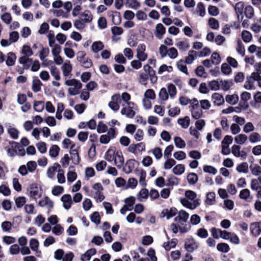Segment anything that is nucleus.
<instances>
[{
  "label": "nucleus",
  "mask_w": 261,
  "mask_h": 261,
  "mask_svg": "<svg viewBox=\"0 0 261 261\" xmlns=\"http://www.w3.org/2000/svg\"><path fill=\"white\" fill-rule=\"evenodd\" d=\"M121 113L122 115H126L127 117L130 118H133L135 115V111L129 107L123 108L121 111Z\"/></svg>",
  "instance_id": "nucleus-45"
},
{
  "label": "nucleus",
  "mask_w": 261,
  "mask_h": 261,
  "mask_svg": "<svg viewBox=\"0 0 261 261\" xmlns=\"http://www.w3.org/2000/svg\"><path fill=\"white\" fill-rule=\"evenodd\" d=\"M211 60L214 65H218L221 63V59L220 55L216 53H213L211 57Z\"/></svg>",
  "instance_id": "nucleus-59"
},
{
  "label": "nucleus",
  "mask_w": 261,
  "mask_h": 261,
  "mask_svg": "<svg viewBox=\"0 0 261 261\" xmlns=\"http://www.w3.org/2000/svg\"><path fill=\"white\" fill-rule=\"evenodd\" d=\"M20 53L22 55L30 57L33 56L34 54L32 49L28 45H23L22 46Z\"/></svg>",
  "instance_id": "nucleus-35"
},
{
  "label": "nucleus",
  "mask_w": 261,
  "mask_h": 261,
  "mask_svg": "<svg viewBox=\"0 0 261 261\" xmlns=\"http://www.w3.org/2000/svg\"><path fill=\"white\" fill-rule=\"evenodd\" d=\"M120 102V94H116L111 97V101L109 103V107L113 111H117L120 108L119 103Z\"/></svg>",
  "instance_id": "nucleus-11"
},
{
  "label": "nucleus",
  "mask_w": 261,
  "mask_h": 261,
  "mask_svg": "<svg viewBox=\"0 0 261 261\" xmlns=\"http://www.w3.org/2000/svg\"><path fill=\"white\" fill-rule=\"evenodd\" d=\"M198 54L194 50H190L188 52V55L186 58L185 62L187 64H191L193 63L194 60L196 58Z\"/></svg>",
  "instance_id": "nucleus-29"
},
{
  "label": "nucleus",
  "mask_w": 261,
  "mask_h": 261,
  "mask_svg": "<svg viewBox=\"0 0 261 261\" xmlns=\"http://www.w3.org/2000/svg\"><path fill=\"white\" fill-rule=\"evenodd\" d=\"M49 49L47 47H42L39 53V57L41 60H44L48 56Z\"/></svg>",
  "instance_id": "nucleus-62"
},
{
  "label": "nucleus",
  "mask_w": 261,
  "mask_h": 261,
  "mask_svg": "<svg viewBox=\"0 0 261 261\" xmlns=\"http://www.w3.org/2000/svg\"><path fill=\"white\" fill-rule=\"evenodd\" d=\"M152 154L156 160H160L163 156L162 149L159 147H155L151 150Z\"/></svg>",
  "instance_id": "nucleus-43"
},
{
  "label": "nucleus",
  "mask_w": 261,
  "mask_h": 261,
  "mask_svg": "<svg viewBox=\"0 0 261 261\" xmlns=\"http://www.w3.org/2000/svg\"><path fill=\"white\" fill-rule=\"evenodd\" d=\"M189 215L184 210L179 211L178 216L175 218V221L180 224L186 222L189 219Z\"/></svg>",
  "instance_id": "nucleus-13"
},
{
  "label": "nucleus",
  "mask_w": 261,
  "mask_h": 261,
  "mask_svg": "<svg viewBox=\"0 0 261 261\" xmlns=\"http://www.w3.org/2000/svg\"><path fill=\"white\" fill-rule=\"evenodd\" d=\"M185 198L180 200L181 203L184 206L191 210H194L200 204L199 199L196 198V194L194 191H187L185 192Z\"/></svg>",
  "instance_id": "nucleus-2"
},
{
  "label": "nucleus",
  "mask_w": 261,
  "mask_h": 261,
  "mask_svg": "<svg viewBox=\"0 0 261 261\" xmlns=\"http://www.w3.org/2000/svg\"><path fill=\"white\" fill-rule=\"evenodd\" d=\"M169 95L165 88H162L159 92V100L161 103H164L169 98Z\"/></svg>",
  "instance_id": "nucleus-20"
},
{
  "label": "nucleus",
  "mask_w": 261,
  "mask_h": 261,
  "mask_svg": "<svg viewBox=\"0 0 261 261\" xmlns=\"http://www.w3.org/2000/svg\"><path fill=\"white\" fill-rule=\"evenodd\" d=\"M177 213V210L175 207H171L170 209H165L162 212L163 216L166 217V219H169L170 218L174 216Z\"/></svg>",
  "instance_id": "nucleus-22"
},
{
  "label": "nucleus",
  "mask_w": 261,
  "mask_h": 261,
  "mask_svg": "<svg viewBox=\"0 0 261 261\" xmlns=\"http://www.w3.org/2000/svg\"><path fill=\"white\" fill-rule=\"evenodd\" d=\"M149 196V192L146 189H142L137 195L138 199L142 202L146 200Z\"/></svg>",
  "instance_id": "nucleus-28"
},
{
  "label": "nucleus",
  "mask_w": 261,
  "mask_h": 261,
  "mask_svg": "<svg viewBox=\"0 0 261 261\" xmlns=\"http://www.w3.org/2000/svg\"><path fill=\"white\" fill-rule=\"evenodd\" d=\"M176 46L179 50L184 51L187 50L190 46L189 43L187 40L177 42L176 43Z\"/></svg>",
  "instance_id": "nucleus-31"
},
{
  "label": "nucleus",
  "mask_w": 261,
  "mask_h": 261,
  "mask_svg": "<svg viewBox=\"0 0 261 261\" xmlns=\"http://www.w3.org/2000/svg\"><path fill=\"white\" fill-rule=\"evenodd\" d=\"M177 67L179 70L186 74H188V68L185 63L181 60L178 61L176 63Z\"/></svg>",
  "instance_id": "nucleus-54"
},
{
  "label": "nucleus",
  "mask_w": 261,
  "mask_h": 261,
  "mask_svg": "<svg viewBox=\"0 0 261 261\" xmlns=\"http://www.w3.org/2000/svg\"><path fill=\"white\" fill-rule=\"evenodd\" d=\"M79 148V146L74 148V145H72V149L69 151L72 163L75 165L78 164L80 161V158L78 153Z\"/></svg>",
  "instance_id": "nucleus-16"
},
{
  "label": "nucleus",
  "mask_w": 261,
  "mask_h": 261,
  "mask_svg": "<svg viewBox=\"0 0 261 261\" xmlns=\"http://www.w3.org/2000/svg\"><path fill=\"white\" fill-rule=\"evenodd\" d=\"M167 92L171 98H173L176 94V88L175 85L170 84L167 86Z\"/></svg>",
  "instance_id": "nucleus-50"
},
{
  "label": "nucleus",
  "mask_w": 261,
  "mask_h": 261,
  "mask_svg": "<svg viewBox=\"0 0 261 261\" xmlns=\"http://www.w3.org/2000/svg\"><path fill=\"white\" fill-rule=\"evenodd\" d=\"M236 170L239 173H247L248 171V165L246 162L242 163L237 166Z\"/></svg>",
  "instance_id": "nucleus-47"
},
{
  "label": "nucleus",
  "mask_w": 261,
  "mask_h": 261,
  "mask_svg": "<svg viewBox=\"0 0 261 261\" xmlns=\"http://www.w3.org/2000/svg\"><path fill=\"white\" fill-rule=\"evenodd\" d=\"M60 151L59 147L57 145H52L49 149V154L51 158L57 157Z\"/></svg>",
  "instance_id": "nucleus-42"
},
{
  "label": "nucleus",
  "mask_w": 261,
  "mask_h": 261,
  "mask_svg": "<svg viewBox=\"0 0 261 261\" xmlns=\"http://www.w3.org/2000/svg\"><path fill=\"white\" fill-rule=\"evenodd\" d=\"M65 84L67 86L69 87L68 89V92L71 96H74L79 94L82 88V84L79 80L75 79H66Z\"/></svg>",
  "instance_id": "nucleus-3"
},
{
  "label": "nucleus",
  "mask_w": 261,
  "mask_h": 261,
  "mask_svg": "<svg viewBox=\"0 0 261 261\" xmlns=\"http://www.w3.org/2000/svg\"><path fill=\"white\" fill-rule=\"evenodd\" d=\"M194 100V98L190 99L186 96H180L179 98V102L181 106H186L188 104H190V108L192 106V103Z\"/></svg>",
  "instance_id": "nucleus-46"
},
{
  "label": "nucleus",
  "mask_w": 261,
  "mask_h": 261,
  "mask_svg": "<svg viewBox=\"0 0 261 261\" xmlns=\"http://www.w3.org/2000/svg\"><path fill=\"white\" fill-rule=\"evenodd\" d=\"M96 250L95 249L91 248L86 251L84 254L81 255V261H89L90 260L91 257L95 254Z\"/></svg>",
  "instance_id": "nucleus-19"
},
{
  "label": "nucleus",
  "mask_w": 261,
  "mask_h": 261,
  "mask_svg": "<svg viewBox=\"0 0 261 261\" xmlns=\"http://www.w3.org/2000/svg\"><path fill=\"white\" fill-rule=\"evenodd\" d=\"M37 167V165L35 161H29L26 165H23L18 168V172L22 176L26 175L28 172H34Z\"/></svg>",
  "instance_id": "nucleus-6"
},
{
  "label": "nucleus",
  "mask_w": 261,
  "mask_h": 261,
  "mask_svg": "<svg viewBox=\"0 0 261 261\" xmlns=\"http://www.w3.org/2000/svg\"><path fill=\"white\" fill-rule=\"evenodd\" d=\"M167 160L164 163V168L165 170L170 169L174 165H175V161L174 159L171 158H166Z\"/></svg>",
  "instance_id": "nucleus-55"
},
{
  "label": "nucleus",
  "mask_w": 261,
  "mask_h": 261,
  "mask_svg": "<svg viewBox=\"0 0 261 261\" xmlns=\"http://www.w3.org/2000/svg\"><path fill=\"white\" fill-rule=\"evenodd\" d=\"M248 137L244 134H238L234 137V141L238 144L243 145L247 141Z\"/></svg>",
  "instance_id": "nucleus-30"
},
{
  "label": "nucleus",
  "mask_w": 261,
  "mask_h": 261,
  "mask_svg": "<svg viewBox=\"0 0 261 261\" xmlns=\"http://www.w3.org/2000/svg\"><path fill=\"white\" fill-rule=\"evenodd\" d=\"M208 25L212 29L218 30L220 28L219 22L213 17H210L207 21Z\"/></svg>",
  "instance_id": "nucleus-34"
},
{
  "label": "nucleus",
  "mask_w": 261,
  "mask_h": 261,
  "mask_svg": "<svg viewBox=\"0 0 261 261\" xmlns=\"http://www.w3.org/2000/svg\"><path fill=\"white\" fill-rule=\"evenodd\" d=\"M197 248V243L193 237H188L186 239L185 241V248L187 251L192 252Z\"/></svg>",
  "instance_id": "nucleus-9"
},
{
  "label": "nucleus",
  "mask_w": 261,
  "mask_h": 261,
  "mask_svg": "<svg viewBox=\"0 0 261 261\" xmlns=\"http://www.w3.org/2000/svg\"><path fill=\"white\" fill-rule=\"evenodd\" d=\"M16 56L12 52L8 53L7 56L6 64L8 66H13L15 63Z\"/></svg>",
  "instance_id": "nucleus-32"
},
{
  "label": "nucleus",
  "mask_w": 261,
  "mask_h": 261,
  "mask_svg": "<svg viewBox=\"0 0 261 261\" xmlns=\"http://www.w3.org/2000/svg\"><path fill=\"white\" fill-rule=\"evenodd\" d=\"M33 106L35 111L41 112L43 110L45 105L42 101H34Z\"/></svg>",
  "instance_id": "nucleus-60"
},
{
  "label": "nucleus",
  "mask_w": 261,
  "mask_h": 261,
  "mask_svg": "<svg viewBox=\"0 0 261 261\" xmlns=\"http://www.w3.org/2000/svg\"><path fill=\"white\" fill-rule=\"evenodd\" d=\"M211 99L215 105L220 106L224 103L225 99L222 95L219 93H214L211 96Z\"/></svg>",
  "instance_id": "nucleus-14"
},
{
  "label": "nucleus",
  "mask_w": 261,
  "mask_h": 261,
  "mask_svg": "<svg viewBox=\"0 0 261 261\" xmlns=\"http://www.w3.org/2000/svg\"><path fill=\"white\" fill-rule=\"evenodd\" d=\"M178 123L182 128H187L190 125V119L189 117L186 116L184 118L179 119Z\"/></svg>",
  "instance_id": "nucleus-44"
},
{
  "label": "nucleus",
  "mask_w": 261,
  "mask_h": 261,
  "mask_svg": "<svg viewBox=\"0 0 261 261\" xmlns=\"http://www.w3.org/2000/svg\"><path fill=\"white\" fill-rule=\"evenodd\" d=\"M153 112L160 116H163L165 114V109L160 105H155L153 107Z\"/></svg>",
  "instance_id": "nucleus-64"
},
{
  "label": "nucleus",
  "mask_w": 261,
  "mask_h": 261,
  "mask_svg": "<svg viewBox=\"0 0 261 261\" xmlns=\"http://www.w3.org/2000/svg\"><path fill=\"white\" fill-rule=\"evenodd\" d=\"M81 19L85 23H90L93 19V15L89 11L85 10L81 14Z\"/></svg>",
  "instance_id": "nucleus-26"
},
{
  "label": "nucleus",
  "mask_w": 261,
  "mask_h": 261,
  "mask_svg": "<svg viewBox=\"0 0 261 261\" xmlns=\"http://www.w3.org/2000/svg\"><path fill=\"white\" fill-rule=\"evenodd\" d=\"M146 45L141 43L139 44L136 49V57L140 61H145L148 58V54L146 53Z\"/></svg>",
  "instance_id": "nucleus-8"
},
{
  "label": "nucleus",
  "mask_w": 261,
  "mask_h": 261,
  "mask_svg": "<svg viewBox=\"0 0 261 261\" xmlns=\"http://www.w3.org/2000/svg\"><path fill=\"white\" fill-rule=\"evenodd\" d=\"M226 101L230 105L236 104L239 100V96L237 94L228 95L225 97Z\"/></svg>",
  "instance_id": "nucleus-41"
},
{
  "label": "nucleus",
  "mask_w": 261,
  "mask_h": 261,
  "mask_svg": "<svg viewBox=\"0 0 261 261\" xmlns=\"http://www.w3.org/2000/svg\"><path fill=\"white\" fill-rule=\"evenodd\" d=\"M215 195V193L213 192H208L206 195V204L209 205L214 204L216 202Z\"/></svg>",
  "instance_id": "nucleus-36"
},
{
  "label": "nucleus",
  "mask_w": 261,
  "mask_h": 261,
  "mask_svg": "<svg viewBox=\"0 0 261 261\" xmlns=\"http://www.w3.org/2000/svg\"><path fill=\"white\" fill-rule=\"evenodd\" d=\"M197 12L201 17H203L206 14L205 6L202 3H198L196 7Z\"/></svg>",
  "instance_id": "nucleus-58"
},
{
  "label": "nucleus",
  "mask_w": 261,
  "mask_h": 261,
  "mask_svg": "<svg viewBox=\"0 0 261 261\" xmlns=\"http://www.w3.org/2000/svg\"><path fill=\"white\" fill-rule=\"evenodd\" d=\"M198 176L194 173H191L187 175V180L190 185H194L198 181Z\"/></svg>",
  "instance_id": "nucleus-57"
},
{
  "label": "nucleus",
  "mask_w": 261,
  "mask_h": 261,
  "mask_svg": "<svg viewBox=\"0 0 261 261\" xmlns=\"http://www.w3.org/2000/svg\"><path fill=\"white\" fill-rule=\"evenodd\" d=\"M248 139L251 143H256L260 142L261 135L257 132H253L248 137Z\"/></svg>",
  "instance_id": "nucleus-25"
},
{
  "label": "nucleus",
  "mask_w": 261,
  "mask_h": 261,
  "mask_svg": "<svg viewBox=\"0 0 261 261\" xmlns=\"http://www.w3.org/2000/svg\"><path fill=\"white\" fill-rule=\"evenodd\" d=\"M63 202V207L66 210H69L71 208L72 204V200L70 195L64 194L63 195L61 199Z\"/></svg>",
  "instance_id": "nucleus-17"
},
{
  "label": "nucleus",
  "mask_w": 261,
  "mask_h": 261,
  "mask_svg": "<svg viewBox=\"0 0 261 261\" xmlns=\"http://www.w3.org/2000/svg\"><path fill=\"white\" fill-rule=\"evenodd\" d=\"M24 209L27 214L33 215L36 214L35 206L33 204H27L24 205Z\"/></svg>",
  "instance_id": "nucleus-63"
},
{
  "label": "nucleus",
  "mask_w": 261,
  "mask_h": 261,
  "mask_svg": "<svg viewBox=\"0 0 261 261\" xmlns=\"http://www.w3.org/2000/svg\"><path fill=\"white\" fill-rule=\"evenodd\" d=\"M185 171V166L183 164H177L172 169V172L176 175H181Z\"/></svg>",
  "instance_id": "nucleus-38"
},
{
  "label": "nucleus",
  "mask_w": 261,
  "mask_h": 261,
  "mask_svg": "<svg viewBox=\"0 0 261 261\" xmlns=\"http://www.w3.org/2000/svg\"><path fill=\"white\" fill-rule=\"evenodd\" d=\"M255 129V127L253 123L251 122H248L245 123L243 127L244 133L248 134L250 132H253Z\"/></svg>",
  "instance_id": "nucleus-52"
},
{
  "label": "nucleus",
  "mask_w": 261,
  "mask_h": 261,
  "mask_svg": "<svg viewBox=\"0 0 261 261\" xmlns=\"http://www.w3.org/2000/svg\"><path fill=\"white\" fill-rule=\"evenodd\" d=\"M156 95L155 92L152 89H148L144 93L142 99V103L143 107L146 110L151 109L152 103L151 100L155 99Z\"/></svg>",
  "instance_id": "nucleus-4"
},
{
  "label": "nucleus",
  "mask_w": 261,
  "mask_h": 261,
  "mask_svg": "<svg viewBox=\"0 0 261 261\" xmlns=\"http://www.w3.org/2000/svg\"><path fill=\"white\" fill-rule=\"evenodd\" d=\"M42 84L39 79H34L32 82V90L35 92L40 91Z\"/></svg>",
  "instance_id": "nucleus-48"
},
{
  "label": "nucleus",
  "mask_w": 261,
  "mask_h": 261,
  "mask_svg": "<svg viewBox=\"0 0 261 261\" xmlns=\"http://www.w3.org/2000/svg\"><path fill=\"white\" fill-rule=\"evenodd\" d=\"M61 70L62 71L64 77H65V80L67 77L71 74L72 70V65L69 61H67L66 62L63 63L61 66Z\"/></svg>",
  "instance_id": "nucleus-12"
},
{
  "label": "nucleus",
  "mask_w": 261,
  "mask_h": 261,
  "mask_svg": "<svg viewBox=\"0 0 261 261\" xmlns=\"http://www.w3.org/2000/svg\"><path fill=\"white\" fill-rule=\"evenodd\" d=\"M29 57L30 56L22 55V56L20 57L18 59V62L20 64L22 65L23 69H29L30 66L27 63L32 62L33 59Z\"/></svg>",
  "instance_id": "nucleus-24"
},
{
  "label": "nucleus",
  "mask_w": 261,
  "mask_h": 261,
  "mask_svg": "<svg viewBox=\"0 0 261 261\" xmlns=\"http://www.w3.org/2000/svg\"><path fill=\"white\" fill-rule=\"evenodd\" d=\"M107 166L106 161L101 160L95 164V167L97 171H103Z\"/></svg>",
  "instance_id": "nucleus-56"
},
{
  "label": "nucleus",
  "mask_w": 261,
  "mask_h": 261,
  "mask_svg": "<svg viewBox=\"0 0 261 261\" xmlns=\"http://www.w3.org/2000/svg\"><path fill=\"white\" fill-rule=\"evenodd\" d=\"M174 142L175 146L180 149L184 148L186 146V142L179 137H174Z\"/></svg>",
  "instance_id": "nucleus-40"
},
{
  "label": "nucleus",
  "mask_w": 261,
  "mask_h": 261,
  "mask_svg": "<svg viewBox=\"0 0 261 261\" xmlns=\"http://www.w3.org/2000/svg\"><path fill=\"white\" fill-rule=\"evenodd\" d=\"M105 159L108 162H114V165L120 168L124 163V158L120 149H116L115 147H110L104 155Z\"/></svg>",
  "instance_id": "nucleus-1"
},
{
  "label": "nucleus",
  "mask_w": 261,
  "mask_h": 261,
  "mask_svg": "<svg viewBox=\"0 0 261 261\" xmlns=\"http://www.w3.org/2000/svg\"><path fill=\"white\" fill-rule=\"evenodd\" d=\"M234 10L239 16L240 15H242L244 11V3L242 1L238 2L234 6Z\"/></svg>",
  "instance_id": "nucleus-37"
},
{
  "label": "nucleus",
  "mask_w": 261,
  "mask_h": 261,
  "mask_svg": "<svg viewBox=\"0 0 261 261\" xmlns=\"http://www.w3.org/2000/svg\"><path fill=\"white\" fill-rule=\"evenodd\" d=\"M104 47L103 43L100 41L94 42L91 45V49L94 53H97Z\"/></svg>",
  "instance_id": "nucleus-33"
},
{
  "label": "nucleus",
  "mask_w": 261,
  "mask_h": 261,
  "mask_svg": "<svg viewBox=\"0 0 261 261\" xmlns=\"http://www.w3.org/2000/svg\"><path fill=\"white\" fill-rule=\"evenodd\" d=\"M217 249L220 252L223 253H227L229 251L230 248L227 244L225 243H221L217 245Z\"/></svg>",
  "instance_id": "nucleus-49"
},
{
  "label": "nucleus",
  "mask_w": 261,
  "mask_h": 261,
  "mask_svg": "<svg viewBox=\"0 0 261 261\" xmlns=\"http://www.w3.org/2000/svg\"><path fill=\"white\" fill-rule=\"evenodd\" d=\"M70 43L67 42L65 43V47L63 49L65 56L69 59H72L75 56V53L72 48L70 46Z\"/></svg>",
  "instance_id": "nucleus-23"
},
{
  "label": "nucleus",
  "mask_w": 261,
  "mask_h": 261,
  "mask_svg": "<svg viewBox=\"0 0 261 261\" xmlns=\"http://www.w3.org/2000/svg\"><path fill=\"white\" fill-rule=\"evenodd\" d=\"M62 146L65 149L70 148V150L72 149V145H74V148L75 147V143L72 142L69 139L65 138L62 142Z\"/></svg>",
  "instance_id": "nucleus-51"
},
{
  "label": "nucleus",
  "mask_w": 261,
  "mask_h": 261,
  "mask_svg": "<svg viewBox=\"0 0 261 261\" xmlns=\"http://www.w3.org/2000/svg\"><path fill=\"white\" fill-rule=\"evenodd\" d=\"M38 205L40 207H45L49 213L53 208L54 203L48 196H44L38 202Z\"/></svg>",
  "instance_id": "nucleus-10"
},
{
  "label": "nucleus",
  "mask_w": 261,
  "mask_h": 261,
  "mask_svg": "<svg viewBox=\"0 0 261 261\" xmlns=\"http://www.w3.org/2000/svg\"><path fill=\"white\" fill-rule=\"evenodd\" d=\"M29 196L33 199H37L40 198L42 195L41 187L37 183L31 184L28 188Z\"/></svg>",
  "instance_id": "nucleus-5"
},
{
  "label": "nucleus",
  "mask_w": 261,
  "mask_h": 261,
  "mask_svg": "<svg viewBox=\"0 0 261 261\" xmlns=\"http://www.w3.org/2000/svg\"><path fill=\"white\" fill-rule=\"evenodd\" d=\"M192 117L195 119L200 118L203 115V111L199 105V101L194 98L192 106L190 108Z\"/></svg>",
  "instance_id": "nucleus-7"
},
{
  "label": "nucleus",
  "mask_w": 261,
  "mask_h": 261,
  "mask_svg": "<svg viewBox=\"0 0 261 261\" xmlns=\"http://www.w3.org/2000/svg\"><path fill=\"white\" fill-rule=\"evenodd\" d=\"M177 240L176 239H172L169 240L163 244V247L166 250H169L171 248L175 247L177 244Z\"/></svg>",
  "instance_id": "nucleus-27"
},
{
  "label": "nucleus",
  "mask_w": 261,
  "mask_h": 261,
  "mask_svg": "<svg viewBox=\"0 0 261 261\" xmlns=\"http://www.w3.org/2000/svg\"><path fill=\"white\" fill-rule=\"evenodd\" d=\"M50 71L51 75L56 81H59L61 79L60 71L56 66H51L50 68Z\"/></svg>",
  "instance_id": "nucleus-53"
},
{
  "label": "nucleus",
  "mask_w": 261,
  "mask_h": 261,
  "mask_svg": "<svg viewBox=\"0 0 261 261\" xmlns=\"http://www.w3.org/2000/svg\"><path fill=\"white\" fill-rule=\"evenodd\" d=\"M251 173L254 176L261 174V167L257 164H252L250 166Z\"/></svg>",
  "instance_id": "nucleus-39"
},
{
  "label": "nucleus",
  "mask_w": 261,
  "mask_h": 261,
  "mask_svg": "<svg viewBox=\"0 0 261 261\" xmlns=\"http://www.w3.org/2000/svg\"><path fill=\"white\" fill-rule=\"evenodd\" d=\"M173 156L176 160L178 161H181L186 158L187 154L184 151L180 150L175 151L173 153Z\"/></svg>",
  "instance_id": "nucleus-61"
},
{
  "label": "nucleus",
  "mask_w": 261,
  "mask_h": 261,
  "mask_svg": "<svg viewBox=\"0 0 261 261\" xmlns=\"http://www.w3.org/2000/svg\"><path fill=\"white\" fill-rule=\"evenodd\" d=\"M239 197L247 202H250L252 200V196L251 195L250 192L248 189L242 190L240 192Z\"/></svg>",
  "instance_id": "nucleus-18"
},
{
  "label": "nucleus",
  "mask_w": 261,
  "mask_h": 261,
  "mask_svg": "<svg viewBox=\"0 0 261 261\" xmlns=\"http://www.w3.org/2000/svg\"><path fill=\"white\" fill-rule=\"evenodd\" d=\"M166 33V28L161 23L156 24L155 27L154 35L159 39L163 38Z\"/></svg>",
  "instance_id": "nucleus-15"
},
{
  "label": "nucleus",
  "mask_w": 261,
  "mask_h": 261,
  "mask_svg": "<svg viewBox=\"0 0 261 261\" xmlns=\"http://www.w3.org/2000/svg\"><path fill=\"white\" fill-rule=\"evenodd\" d=\"M231 152L236 157H245L246 154L244 151L241 150V147L238 145H233L231 147Z\"/></svg>",
  "instance_id": "nucleus-21"
}]
</instances>
